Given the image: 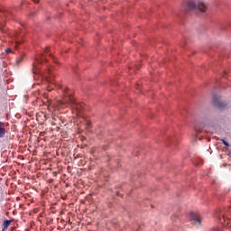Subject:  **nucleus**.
<instances>
[{"label": "nucleus", "instance_id": "obj_1", "mask_svg": "<svg viewBox=\"0 0 231 231\" xmlns=\"http://www.w3.org/2000/svg\"><path fill=\"white\" fill-rule=\"evenodd\" d=\"M61 104L66 107L68 106L72 107L73 109H75V111H77V113H80V111H82V108H83L82 104L78 103L77 100H75V97H73V96L71 95L65 97Z\"/></svg>", "mask_w": 231, "mask_h": 231}, {"label": "nucleus", "instance_id": "obj_2", "mask_svg": "<svg viewBox=\"0 0 231 231\" xmlns=\"http://www.w3.org/2000/svg\"><path fill=\"white\" fill-rule=\"evenodd\" d=\"M186 10H189L191 12H207V5H205V3L201 2V1H198V2H192L189 1L186 4Z\"/></svg>", "mask_w": 231, "mask_h": 231}, {"label": "nucleus", "instance_id": "obj_3", "mask_svg": "<svg viewBox=\"0 0 231 231\" xmlns=\"http://www.w3.org/2000/svg\"><path fill=\"white\" fill-rule=\"evenodd\" d=\"M213 103L216 106V107H218V109H225V107H226V105L221 102V100H219V97L217 96H214Z\"/></svg>", "mask_w": 231, "mask_h": 231}, {"label": "nucleus", "instance_id": "obj_4", "mask_svg": "<svg viewBox=\"0 0 231 231\" xmlns=\"http://www.w3.org/2000/svg\"><path fill=\"white\" fill-rule=\"evenodd\" d=\"M47 82L50 84V86L48 87V91H51L53 88H56V86H58L57 81L53 79V75L47 77Z\"/></svg>", "mask_w": 231, "mask_h": 231}, {"label": "nucleus", "instance_id": "obj_5", "mask_svg": "<svg viewBox=\"0 0 231 231\" xmlns=\"http://www.w3.org/2000/svg\"><path fill=\"white\" fill-rule=\"evenodd\" d=\"M191 223L194 226H201V217L198 215L191 214Z\"/></svg>", "mask_w": 231, "mask_h": 231}, {"label": "nucleus", "instance_id": "obj_6", "mask_svg": "<svg viewBox=\"0 0 231 231\" xmlns=\"http://www.w3.org/2000/svg\"><path fill=\"white\" fill-rule=\"evenodd\" d=\"M6 134V129L5 128V123L0 122V138H5Z\"/></svg>", "mask_w": 231, "mask_h": 231}, {"label": "nucleus", "instance_id": "obj_7", "mask_svg": "<svg viewBox=\"0 0 231 231\" xmlns=\"http://www.w3.org/2000/svg\"><path fill=\"white\" fill-rule=\"evenodd\" d=\"M10 225H12V220L6 219L4 221L3 223V230H8V226H10Z\"/></svg>", "mask_w": 231, "mask_h": 231}, {"label": "nucleus", "instance_id": "obj_8", "mask_svg": "<svg viewBox=\"0 0 231 231\" xmlns=\"http://www.w3.org/2000/svg\"><path fill=\"white\" fill-rule=\"evenodd\" d=\"M222 143H224V145H226V147H229L230 144H228V143L226 141H225V139H221Z\"/></svg>", "mask_w": 231, "mask_h": 231}, {"label": "nucleus", "instance_id": "obj_9", "mask_svg": "<svg viewBox=\"0 0 231 231\" xmlns=\"http://www.w3.org/2000/svg\"><path fill=\"white\" fill-rule=\"evenodd\" d=\"M194 129L197 133H201V129L198 128V125H195Z\"/></svg>", "mask_w": 231, "mask_h": 231}, {"label": "nucleus", "instance_id": "obj_10", "mask_svg": "<svg viewBox=\"0 0 231 231\" xmlns=\"http://www.w3.org/2000/svg\"><path fill=\"white\" fill-rule=\"evenodd\" d=\"M21 62H23V58H20V59L17 60V64H19Z\"/></svg>", "mask_w": 231, "mask_h": 231}, {"label": "nucleus", "instance_id": "obj_11", "mask_svg": "<svg viewBox=\"0 0 231 231\" xmlns=\"http://www.w3.org/2000/svg\"><path fill=\"white\" fill-rule=\"evenodd\" d=\"M211 231H221L219 228H213Z\"/></svg>", "mask_w": 231, "mask_h": 231}, {"label": "nucleus", "instance_id": "obj_12", "mask_svg": "<svg viewBox=\"0 0 231 231\" xmlns=\"http://www.w3.org/2000/svg\"><path fill=\"white\" fill-rule=\"evenodd\" d=\"M0 32H5V29L3 27H1Z\"/></svg>", "mask_w": 231, "mask_h": 231}, {"label": "nucleus", "instance_id": "obj_13", "mask_svg": "<svg viewBox=\"0 0 231 231\" xmlns=\"http://www.w3.org/2000/svg\"><path fill=\"white\" fill-rule=\"evenodd\" d=\"M34 3L38 4L39 3V0H33Z\"/></svg>", "mask_w": 231, "mask_h": 231}, {"label": "nucleus", "instance_id": "obj_14", "mask_svg": "<svg viewBox=\"0 0 231 231\" xmlns=\"http://www.w3.org/2000/svg\"><path fill=\"white\" fill-rule=\"evenodd\" d=\"M6 53H10V49H7V50H6Z\"/></svg>", "mask_w": 231, "mask_h": 231}, {"label": "nucleus", "instance_id": "obj_15", "mask_svg": "<svg viewBox=\"0 0 231 231\" xmlns=\"http://www.w3.org/2000/svg\"><path fill=\"white\" fill-rule=\"evenodd\" d=\"M63 92L66 93V88L63 89Z\"/></svg>", "mask_w": 231, "mask_h": 231}, {"label": "nucleus", "instance_id": "obj_16", "mask_svg": "<svg viewBox=\"0 0 231 231\" xmlns=\"http://www.w3.org/2000/svg\"><path fill=\"white\" fill-rule=\"evenodd\" d=\"M49 73H50V75H51V70H49Z\"/></svg>", "mask_w": 231, "mask_h": 231}, {"label": "nucleus", "instance_id": "obj_17", "mask_svg": "<svg viewBox=\"0 0 231 231\" xmlns=\"http://www.w3.org/2000/svg\"><path fill=\"white\" fill-rule=\"evenodd\" d=\"M0 12H1V9H0Z\"/></svg>", "mask_w": 231, "mask_h": 231}]
</instances>
